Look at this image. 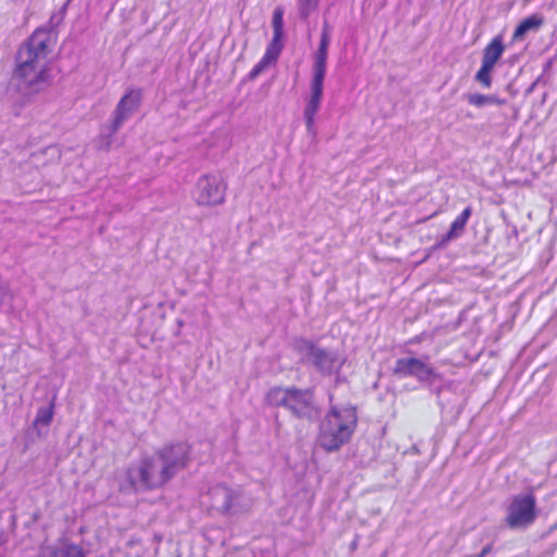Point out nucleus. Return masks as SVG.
I'll use <instances>...</instances> for the list:
<instances>
[{
  "mask_svg": "<svg viewBox=\"0 0 557 557\" xmlns=\"http://www.w3.org/2000/svg\"><path fill=\"white\" fill-rule=\"evenodd\" d=\"M50 41V30L38 28L16 52L13 81L17 91L26 101H30L35 95L44 91L51 84L47 66Z\"/></svg>",
  "mask_w": 557,
  "mask_h": 557,
  "instance_id": "nucleus-1",
  "label": "nucleus"
},
{
  "mask_svg": "<svg viewBox=\"0 0 557 557\" xmlns=\"http://www.w3.org/2000/svg\"><path fill=\"white\" fill-rule=\"evenodd\" d=\"M357 425L354 407H332L320 424L318 443L326 451L338 450L349 442Z\"/></svg>",
  "mask_w": 557,
  "mask_h": 557,
  "instance_id": "nucleus-2",
  "label": "nucleus"
},
{
  "mask_svg": "<svg viewBox=\"0 0 557 557\" xmlns=\"http://www.w3.org/2000/svg\"><path fill=\"white\" fill-rule=\"evenodd\" d=\"M265 398L270 406L284 407L297 419L313 421L320 416L313 388L276 386L268 392Z\"/></svg>",
  "mask_w": 557,
  "mask_h": 557,
  "instance_id": "nucleus-3",
  "label": "nucleus"
},
{
  "mask_svg": "<svg viewBox=\"0 0 557 557\" xmlns=\"http://www.w3.org/2000/svg\"><path fill=\"white\" fill-rule=\"evenodd\" d=\"M330 41V26L325 22L323 24L318 50L313 55L311 97L306 104L304 112L307 131L313 136L315 135L314 115L320 108V102L323 95V82L326 73L327 49Z\"/></svg>",
  "mask_w": 557,
  "mask_h": 557,
  "instance_id": "nucleus-4",
  "label": "nucleus"
},
{
  "mask_svg": "<svg viewBox=\"0 0 557 557\" xmlns=\"http://www.w3.org/2000/svg\"><path fill=\"white\" fill-rule=\"evenodd\" d=\"M129 487L134 492L157 490L164 486L172 479L157 451L141 458L137 465L131 466L126 471Z\"/></svg>",
  "mask_w": 557,
  "mask_h": 557,
  "instance_id": "nucleus-5",
  "label": "nucleus"
},
{
  "mask_svg": "<svg viewBox=\"0 0 557 557\" xmlns=\"http://www.w3.org/2000/svg\"><path fill=\"white\" fill-rule=\"evenodd\" d=\"M143 99L141 89L128 90L117 102L113 119L109 124L102 125L97 138V148L109 150L113 137L122 125L138 110Z\"/></svg>",
  "mask_w": 557,
  "mask_h": 557,
  "instance_id": "nucleus-6",
  "label": "nucleus"
},
{
  "mask_svg": "<svg viewBox=\"0 0 557 557\" xmlns=\"http://www.w3.org/2000/svg\"><path fill=\"white\" fill-rule=\"evenodd\" d=\"M295 349L300 355L301 362L312 364L324 376L339 372L345 362L337 351L324 349L308 339L297 341Z\"/></svg>",
  "mask_w": 557,
  "mask_h": 557,
  "instance_id": "nucleus-7",
  "label": "nucleus"
},
{
  "mask_svg": "<svg viewBox=\"0 0 557 557\" xmlns=\"http://www.w3.org/2000/svg\"><path fill=\"white\" fill-rule=\"evenodd\" d=\"M536 518V498L533 492H528L511 497L504 522L511 530H525Z\"/></svg>",
  "mask_w": 557,
  "mask_h": 557,
  "instance_id": "nucleus-8",
  "label": "nucleus"
},
{
  "mask_svg": "<svg viewBox=\"0 0 557 557\" xmlns=\"http://www.w3.org/2000/svg\"><path fill=\"white\" fill-rule=\"evenodd\" d=\"M156 451L171 479L185 470L191 461V446L184 441L165 444Z\"/></svg>",
  "mask_w": 557,
  "mask_h": 557,
  "instance_id": "nucleus-9",
  "label": "nucleus"
},
{
  "mask_svg": "<svg viewBox=\"0 0 557 557\" xmlns=\"http://www.w3.org/2000/svg\"><path fill=\"white\" fill-rule=\"evenodd\" d=\"M226 184L219 175H201L194 190V198L199 206H218L224 201Z\"/></svg>",
  "mask_w": 557,
  "mask_h": 557,
  "instance_id": "nucleus-10",
  "label": "nucleus"
},
{
  "mask_svg": "<svg viewBox=\"0 0 557 557\" xmlns=\"http://www.w3.org/2000/svg\"><path fill=\"white\" fill-rule=\"evenodd\" d=\"M211 507L221 513H237L244 510L242 494L226 485H215L209 491Z\"/></svg>",
  "mask_w": 557,
  "mask_h": 557,
  "instance_id": "nucleus-11",
  "label": "nucleus"
},
{
  "mask_svg": "<svg viewBox=\"0 0 557 557\" xmlns=\"http://www.w3.org/2000/svg\"><path fill=\"white\" fill-rule=\"evenodd\" d=\"M544 24L545 18L541 13H534L527 16L517 25L512 34L511 41H523L530 33H537Z\"/></svg>",
  "mask_w": 557,
  "mask_h": 557,
  "instance_id": "nucleus-12",
  "label": "nucleus"
},
{
  "mask_svg": "<svg viewBox=\"0 0 557 557\" xmlns=\"http://www.w3.org/2000/svg\"><path fill=\"white\" fill-rule=\"evenodd\" d=\"M505 49L503 36H495L483 49L482 62L495 67L496 63L505 52Z\"/></svg>",
  "mask_w": 557,
  "mask_h": 557,
  "instance_id": "nucleus-13",
  "label": "nucleus"
},
{
  "mask_svg": "<svg viewBox=\"0 0 557 557\" xmlns=\"http://www.w3.org/2000/svg\"><path fill=\"white\" fill-rule=\"evenodd\" d=\"M423 361L419 358H399L395 362L393 374L399 377H416L418 370Z\"/></svg>",
  "mask_w": 557,
  "mask_h": 557,
  "instance_id": "nucleus-14",
  "label": "nucleus"
},
{
  "mask_svg": "<svg viewBox=\"0 0 557 557\" xmlns=\"http://www.w3.org/2000/svg\"><path fill=\"white\" fill-rule=\"evenodd\" d=\"M469 104L473 106V107H476V108H482V107H485V106H488V104H497V106H503L506 103V100L505 99H500L494 95H482V94H468L466 96Z\"/></svg>",
  "mask_w": 557,
  "mask_h": 557,
  "instance_id": "nucleus-15",
  "label": "nucleus"
},
{
  "mask_svg": "<svg viewBox=\"0 0 557 557\" xmlns=\"http://www.w3.org/2000/svg\"><path fill=\"white\" fill-rule=\"evenodd\" d=\"M54 400L55 396H53L48 407H41L37 410L35 420L33 422L34 428L37 429L39 426H48L51 423L54 414Z\"/></svg>",
  "mask_w": 557,
  "mask_h": 557,
  "instance_id": "nucleus-16",
  "label": "nucleus"
},
{
  "mask_svg": "<svg viewBox=\"0 0 557 557\" xmlns=\"http://www.w3.org/2000/svg\"><path fill=\"white\" fill-rule=\"evenodd\" d=\"M57 557H85L84 549L66 540L60 542V546H54Z\"/></svg>",
  "mask_w": 557,
  "mask_h": 557,
  "instance_id": "nucleus-17",
  "label": "nucleus"
},
{
  "mask_svg": "<svg viewBox=\"0 0 557 557\" xmlns=\"http://www.w3.org/2000/svg\"><path fill=\"white\" fill-rule=\"evenodd\" d=\"M466 223L460 221L458 216L451 222L450 227L437 243V247H445L450 240L458 238L465 231Z\"/></svg>",
  "mask_w": 557,
  "mask_h": 557,
  "instance_id": "nucleus-18",
  "label": "nucleus"
},
{
  "mask_svg": "<svg viewBox=\"0 0 557 557\" xmlns=\"http://www.w3.org/2000/svg\"><path fill=\"white\" fill-rule=\"evenodd\" d=\"M416 379L423 384H426L429 386L433 385L436 381L442 379V375L436 372L432 367L426 364L425 362H422L418 373L416 375Z\"/></svg>",
  "mask_w": 557,
  "mask_h": 557,
  "instance_id": "nucleus-19",
  "label": "nucleus"
},
{
  "mask_svg": "<svg viewBox=\"0 0 557 557\" xmlns=\"http://www.w3.org/2000/svg\"><path fill=\"white\" fill-rule=\"evenodd\" d=\"M494 67L487 65V63L481 64V67L474 75V81L481 84L484 88H490L492 86V72Z\"/></svg>",
  "mask_w": 557,
  "mask_h": 557,
  "instance_id": "nucleus-20",
  "label": "nucleus"
},
{
  "mask_svg": "<svg viewBox=\"0 0 557 557\" xmlns=\"http://www.w3.org/2000/svg\"><path fill=\"white\" fill-rule=\"evenodd\" d=\"M282 37H283V34L277 35L276 33H273V38H272L271 42L269 44V46L265 50V53H264V55H267V59H271L276 62V60L283 49V45L281 42Z\"/></svg>",
  "mask_w": 557,
  "mask_h": 557,
  "instance_id": "nucleus-21",
  "label": "nucleus"
},
{
  "mask_svg": "<svg viewBox=\"0 0 557 557\" xmlns=\"http://www.w3.org/2000/svg\"><path fill=\"white\" fill-rule=\"evenodd\" d=\"M319 5V0H298V12L301 20L307 21Z\"/></svg>",
  "mask_w": 557,
  "mask_h": 557,
  "instance_id": "nucleus-22",
  "label": "nucleus"
},
{
  "mask_svg": "<svg viewBox=\"0 0 557 557\" xmlns=\"http://www.w3.org/2000/svg\"><path fill=\"white\" fill-rule=\"evenodd\" d=\"M275 61L271 59H267V55H263L262 59L253 66V69L249 73V78L255 79L259 76L270 64Z\"/></svg>",
  "mask_w": 557,
  "mask_h": 557,
  "instance_id": "nucleus-23",
  "label": "nucleus"
},
{
  "mask_svg": "<svg viewBox=\"0 0 557 557\" xmlns=\"http://www.w3.org/2000/svg\"><path fill=\"white\" fill-rule=\"evenodd\" d=\"M272 26L273 33L283 34V13L280 9H276L273 13Z\"/></svg>",
  "mask_w": 557,
  "mask_h": 557,
  "instance_id": "nucleus-24",
  "label": "nucleus"
},
{
  "mask_svg": "<svg viewBox=\"0 0 557 557\" xmlns=\"http://www.w3.org/2000/svg\"><path fill=\"white\" fill-rule=\"evenodd\" d=\"M10 298L9 287L7 282L0 276V306Z\"/></svg>",
  "mask_w": 557,
  "mask_h": 557,
  "instance_id": "nucleus-25",
  "label": "nucleus"
},
{
  "mask_svg": "<svg viewBox=\"0 0 557 557\" xmlns=\"http://www.w3.org/2000/svg\"><path fill=\"white\" fill-rule=\"evenodd\" d=\"M37 557H57L54 546L42 547Z\"/></svg>",
  "mask_w": 557,
  "mask_h": 557,
  "instance_id": "nucleus-26",
  "label": "nucleus"
},
{
  "mask_svg": "<svg viewBox=\"0 0 557 557\" xmlns=\"http://www.w3.org/2000/svg\"><path fill=\"white\" fill-rule=\"evenodd\" d=\"M472 214V208L470 206H468L467 208L463 209V211L458 215V219H460V221L465 222L467 224L469 218L471 216Z\"/></svg>",
  "mask_w": 557,
  "mask_h": 557,
  "instance_id": "nucleus-27",
  "label": "nucleus"
},
{
  "mask_svg": "<svg viewBox=\"0 0 557 557\" xmlns=\"http://www.w3.org/2000/svg\"><path fill=\"white\" fill-rule=\"evenodd\" d=\"M492 550V545H485L482 550L480 552V554L478 555H469L470 557H485L487 554H490Z\"/></svg>",
  "mask_w": 557,
  "mask_h": 557,
  "instance_id": "nucleus-28",
  "label": "nucleus"
},
{
  "mask_svg": "<svg viewBox=\"0 0 557 557\" xmlns=\"http://www.w3.org/2000/svg\"><path fill=\"white\" fill-rule=\"evenodd\" d=\"M67 3H69V1L63 5L62 11L66 10Z\"/></svg>",
  "mask_w": 557,
  "mask_h": 557,
  "instance_id": "nucleus-29",
  "label": "nucleus"
}]
</instances>
